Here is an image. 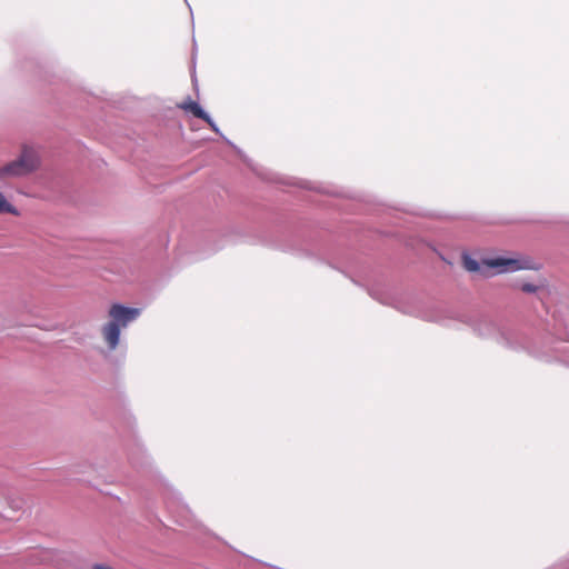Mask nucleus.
Returning <instances> with one entry per match:
<instances>
[{
	"instance_id": "obj_7",
	"label": "nucleus",
	"mask_w": 569,
	"mask_h": 569,
	"mask_svg": "<svg viewBox=\"0 0 569 569\" xmlns=\"http://www.w3.org/2000/svg\"><path fill=\"white\" fill-rule=\"evenodd\" d=\"M8 505L13 511H21L23 508V500L21 498H9Z\"/></svg>"
},
{
	"instance_id": "obj_8",
	"label": "nucleus",
	"mask_w": 569,
	"mask_h": 569,
	"mask_svg": "<svg viewBox=\"0 0 569 569\" xmlns=\"http://www.w3.org/2000/svg\"><path fill=\"white\" fill-rule=\"evenodd\" d=\"M519 288L521 289V291H523L526 293H535L538 290V286L530 283V282L521 283L519 286Z\"/></svg>"
},
{
	"instance_id": "obj_6",
	"label": "nucleus",
	"mask_w": 569,
	"mask_h": 569,
	"mask_svg": "<svg viewBox=\"0 0 569 569\" xmlns=\"http://www.w3.org/2000/svg\"><path fill=\"white\" fill-rule=\"evenodd\" d=\"M463 267L468 271H472V272H476V271L480 270L479 262L476 261L475 259L470 258V257H465L463 258Z\"/></svg>"
},
{
	"instance_id": "obj_3",
	"label": "nucleus",
	"mask_w": 569,
	"mask_h": 569,
	"mask_svg": "<svg viewBox=\"0 0 569 569\" xmlns=\"http://www.w3.org/2000/svg\"><path fill=\"white\" fill-rule=\"evenodd\" d=\"M482 263L488 268L497 269V273L513 272L527 268L523 260L507 257L483 259Z\"/></svg>"
},
{
	"instance_id": "obj_5",
	"label": "nucleus",
	"mask_w": 569,
	"mask_h": 569,
	"mask_svg": "<svg viewBox=\"0 0 569 569\" xmlns=\"http://www.w3.org/2000/svg\"><path fill=\"white\" fill-rule=\"evenodd\" d=\"M0 213L18 214L17 209L6 199L0 191Z\"/></svg>"
},
{
	"instance_id": "obj_2",
	"label": "nucleus",
	"mask_w": 569,
	"mask_h": 569,
	"mask_svg": "<svg viewBox=\"0 0 569 569\" xmlns=\"http://www.w3.org/2000/svg\"><path fill=\"white\" fill-rule=\"evenodd\" d=\"M40 159L37 150L29 146H23L20 156L0 167V181L24 177L38 169Z\"/></svg>"
},
{
	"instance_id": "obj_4",
	"label": "nucleus",
	"mask_w": 569,
	"mask_h": 569,
	"mask_svg": "<svg viewBox=\"0 0 569 569\" xmlns=\"http://www.w3.org/2000/svg\"><path fill=\"white\" fill-rule=\"evenodd\" d=\"M177 107L186 113H190L193 117L206 121L213 131H218L216 123L212 121V119L208 116L207 112L203 111L201 106L192 99L188 98L182 102H179Z\"/></svg>"
},
{
	"instance_id": "obj_1",
	"label": "nucleus",
	"mask_w": 569,
	"mask_h": 569,
	"mask_svg": "<svg viewBox=\"0 0 569 569\" xmlns=\"http://www.w3.org/2000/svg\"><path fill=\"white\" fill-rule=\"evenodd\" d=\"M140 315L137 308L124 307L120 303H113L108 312L110 320L101 328V335L110 350H114L119 345L121 328H126L131 321Z\"/></svg>"
}]
</instances>
